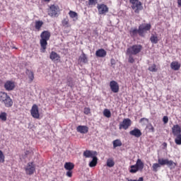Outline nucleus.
<instances>
[{
	"mask_svg": "<svg viewBox=\"0 0 181 181\" xmlns=\"http://www.w3.org/2000/svg\"><path fill=\"white\" fill-rule=\"evenodd\" d=\"M0 101L2 104H4L7 108H11L13 105V101H12L11 97L8 95V93L5 92H0Z\"/></svg>",
	"mask_w": 181,
	"mask_h": 181,
	"instance_id": "obj_1",
	"label": "nucleus"
},
{
	"mask_svg": "<svg viewBox=\"0 0 181 181\" xmlns=\"http://www.w3.org/2000/svg\"><path fill=\"white\" fill-rule=\"evenodd\" d=\"M40 46L41 49H42V52L46 50V47L47 46V40L50 39V32L49 31H43L40 35Z\"/></svg>",
	"mask_w": 181,
	"mask_h": 181,
	"instance_id": "obj_2",
	"label": "nucleus"
},
{
	"mask_svg": "<svg viewBox=\"0 0 181 181\" xmlns=\"http://www.w3.org/2000/svg\"><path fill=\"white\" fill-rule=\"evenodd\" d=\"M141 50H142V45H134L127 48L126 54H133V56H135L138 54V53H141Z\"/></svg>",
	"mask_w": 181,
	"mask_h": 181,
	"instance_id": "obj_3",
	"label": "nucleus"
},
{
	"mask_svg": "<svg viewBox=\"0 0 181 181\" xmlns=\"http://www.w3.org/2000/svg\"><path fill=\"white\" fill-rule=\"evenodd\" d=\"M130 4H132V8L135 13H139V11L144 9L142 3L139 0H130Z\"/></svg>",
	"mask_w": 181,
	"mask_h": 181,
	"instance_id": "obj_4",
	"label": "nucleus"
},
{
	"mask_svg": "<svg viewBox=\"0 0 181 181\" xmlns=\"http://www.w3.org/2000/svg\"><path fill=\"white\" fill-rule=\"evenodd\" d=\"M158 162L162 166H164V165H167L168 167L170 168V169H175V168H176V163L173 162V160H169L168 158H158Z\"/></svg>",
	"mask_w": 181,
	"mask_h": 181,
	"instance_id": "obj_5",
	"label": "nucleus"
},
{
	"mask_svg": "<svg viewBox=\"0 0 181 181\" xmlns=\"http://www.w3.org/2000/svg\"><path fill=\"white\" fill-rule=\"evenodd\" d=\"M132 124V121H131V119L129 118L124 119L123 121L121 123H119V129L127 130L128 129V128H129Z\"/></svg>",
	"mask_w": 181,
	"mask_h": 181,
	"instance_id": "obj_6",
	"label": "nucleus"
},
{
	"mask_svg": "<svg viewBox=\"0 0 181 181\" xmlns=\"http://www.w3.org/2000/svg\"><path fill=\"white\" fill-rule=\"evenodd\" d=\"M59 12V6L52 5L48 10V15L52 17L56 18L57 13Z\"/></svg>",
	"mask_w": 181,
	"mask_h": 181,
	"instance_id": "obj_7",
	"label": "nucleus"
},
{
	"mask_svg": "<svg viewBox=\"0 0 181 181\" xmlns=\"http://www.w3.org/2000/svg\"><path fill=\"white\" fill-rule=\"evenodd\" d=\"M151 24H142L139 27V32L140 36H144V33L147 30H151Z\"/></svg>",
	"mask_w": 181,
	"mask_h": 181,
	"instance_id": "obj_8",
	"label": "nucleus"
},
{
	"mask_svg": "<svg viewBox=\"0 0 181 181\" xmlns=\"http://www.w3.org/2000/svg\"><path fill=\"white\" fill-rule=\"evenodd\" d=\"M110 87L112 93H117L119 91V85L115 81H111L110 82Z\"/></svg>",
	"mask_w": 181,
	"mask_h": 181,
	"instance_id": "obj_9",
	"label": "nucleus"
},
{
	"mask_svg": "<svg viewBox=\"0 0 181 181\" xmlns=\"http://www.w3.org/2000/svg\"><path fill=\"white\" fill-rule=\"evenodd\" d=\"M35 167L33 163H28L26 168H25L27 175H33L35 173Z\"/></svg>",
	"mask_w": 181,
	"mask_h": 181,
	"instance_id": "obj_10",
	"label": "nucleus"
},
{
	"mask_svg": "<svg viewBox=\"0 0 181 181\" xmlns=\"http://www.w3.org/2000/svg\"><path fill=\"white\" fill-rule=\"evenodd\" d=\"M4 88L6 91H12L15 89V82L12 81H7L4 83Z\"/></svg>",
	"mask_w": 181,
	"mask_h": 181,
	"instance_id": "obj_11",
	"label": "nucleus"
},
{
	"mask_svg": "<svg viewBox=\"0 0 181 181\" xmlns=\"http://www.w3.org/2000/svg\"><path fill=\"white\" fill-rule=\"evenodd\" d=\"M31 115L33 118H39L40 115L39 114V107L36 105H33L30 110Z\"/></svg>",
	"mask_w": 181,
	"mask_h": 181,
	"instance_id": "obj_12",
	"label": "nucleus"
},
{
	"mask_svg": "<svg viewBox=\"0 0 181 181\" xmlns=\"http://www.w3.org/2000/svg\"><path fill=\"white\" fill-rule=\"evenodd\" d=\"M98 9L100 15H104V13H107V12H108V7H107L105 4L98 6Z\"/></svg>",
	"mask_w": 181,
	"mask_h": 181,
	"instance_id": "obj_13",
	"label": "nucleus"
},
{
	"mask_svg": "<svg viewBox=\"0 0 181 181\" xmlns=\"http://www.w3.org/2000/svg\"><path fill=\"white\" fill-rule=\"evenodd\" d=\"M129 134L132 135V136H135L136 138H139L142 136V132L139 129L135 128L134 129L129 132Z\"/></svg>",
	"mask_w": 181,
	"mask_h": 181,
	"instance_id": "obj_14",
	"label": "nucleus"
},
{
	"mask_svg": "<svg viewBox=\"0 0 181 181\" xmlns=\"http://www.w3.org/2000/svg\"><path fill=\"white\" fill-rule=\"evenodd\" d=\"M83 156L85 158H94V156H97V151L86 150L83 152Z\"/></svg>",
	"mask_w": 181,
	"mask_h": 181,
	"instance_id": "obj_15",
	"label": "nucleus"
},
{
	"mask_svg": "<svg viewBox=\"0 0 181 181\" xmlns=\"http://www.w3.org/2000/svg\"><path fill=\"white\" fill-rule=\"evenodd\" d=\"M173 134L174 136H176L177 135H181V129L180 127L178 124H175L172 128Z\"/></svg>",
	"mask_w": 181,
	"mask_h": 181,
	"instance_id": "obj_16",
	"label": "nucleus"
},
{
	"mask_svg": "<svg viewBox=\"0 0 181 181\" xmlns=\"http://www.w3.org/2000/svg\"><path fill=\"white\" fill-rule=\"evenodd\" d=\"M76 131L80 132V134H87L88 132V127L87 126H78Z\"/></svg>",
	"mask_w": 181,
	"mask_h": 181,
	"instance_id": "obj_17",
	"label": "nucleus"
},
{
	"mask_svg": "<svg viewBox=\"0 0 181 181\" xmlns=\"http://www.w3.org/2000/svg\"><path fill=\"white\" fill-rule=\"evenodd\" d=\"M95 56L97 57H105L107 56V51L104 49H100L96 51Z\"/></svg>",
	"mask_w": 181,
	"mask_h": 181,
	"instance_id": "obj_18",
	"label": "nucleus"
},
{
	"mask_svg": "<svg viewBox=\"0 0 181 181\" xmlns=\"http://www.w3.org/2000/svg\"><path fill=\"white\" fill-rule=\"evenodd\" d=\"M49 59H51L52 62H58V60H60V56L55 52H52L49 56Z\"/></svg>",
	"mask_w": 181,
	"mask_h": 181,
	"instance_id": "obj_19",
	"label": "nucleus"
},
{
	"mask_svg": "<svg viewBox=\"0 0 181 181\" xmlns=\"http://www.w3.org/2000/svg\"><path fill=\"white\" fill-rule=\"evenodd\" d=\"M25 74L28 76L30 82L32 83V81H33L35 79V74H33V71L29 69H26Z\"/></svg>",
	"mask_w": 181,
	"mask_h": 181,
	"instance_id": "obj_20",
	"label": "nucleus"
},
{
	"mask_svg": "<svg viewBox=\"0 0 181 181\" xmlns=\"http://www.w3.org/2000/svg\"><path fill=\"white\" fill-rule=\"evenodd\" d=\"M136 166V168L142 171L144 170V163L142 162V160L141 159H137V161L136 163V164L134 165Z\"/></svg>",
	"mask_w": 181,
	"mask_h": 181,
	"instance_id": "obj_21",
	"label": "nucleus"
},
{
	"mask_svg": "<svg viewBox=\"0 0 181 181\" xmlns=\"http://www.w3.org/2000/svg\"><path fill=\"white\" fill-rule=\"evenodd\" d=\"M170 68L172 70H175V71H177L179 69H180V64L177 62H173L170 64Z\"/></svg>",
	"mask_w": 181,
	"mask_h": 181,
	"instance_id": "obj_22",
	"label": "nucleus"
},
{
	"mask_svg": "<svg viewBox=\"0 0 181 181\" xmlns=\"http://www.w3.org/2000/svg\"><path fill=\"white\" fill-rule=\"evenodd\" d=\"M92 160L89 163L90 168H94V166H97V162L98 161V158H97L96 156L92 157Z\"/></svg>",
	"mask_w": 181,
	"mask_h": 181,
	"instance_id": "obj_23",
	"label": "nucleus"
},
{
	"mask_svg": "<svg viewBox=\"0 0 181 181\" xmlns=\"http://www.w3.org/2000/svg\"><path fill=\"white\" fill-rule=\"evenodd\" d=\"M69 15L74 21H77V19H78V14H77L76 11H70Z\"/></svg>",
	"mask_w": 181,
	"mask_h": 181,
	"instance_id": "obj_24",
	"label": "nucleus"
},
{
	"mask_svg": "<svg viewBox=\"0 0 181 181\" xmlns=\"http://www.w3.org/2000/svg\"><path fill=\"white\" fill-rule=\"evenodd\" d=\"M64 168L66 170H73L74 169V164L73 163H66Z\"/></svg>",
	"mask_w": 181,
	"mask_h": 181,
	"instance_id": "obj_25",
	"label": "nucleus"
},
{
	"mask_svg": "<svg viewBox=\"0 0 181 181\" xmlns=\"http://www.w3.org/2000/svg\"><path fill=\"white\" fill-rule=\"evenodd\" d=\"M79 61L81 63H87L88 62L87 56L86 54H84V52H83L82 54L79 57Z\"/></svg>",
	"mask_w": 181,
	"mask_h": 181,
	"instance_id": "obj_26",
	"label": "nucleus"
},
{
	"mask_svg": "<svg viewBox=\"0 0 181 181\" xmlns=\"http://www.w3.org/2000/svg\"><path fill=\"white\" fill-rule=\"evenodd\" d=\"M42 26H43V21H35V29H37V30H40V28H42Z\"/></svg>",
	"mask_w": 181,
	"mask_h": 181,
	"instance_id": "obj_27",
	"label": "nucleus"
},
{
	"mask_svg": "<svg viewBox=\"0 0 181 181\" xmlns=\"http://www.w3.org/2000/svg\"><path fill=\"white\" fill-rule=\"evenodd\" d=\"M117 146H122V142L119 139L113 141V148H117Z\"/></svg>",
	"mask_w": 181,
	"mask_h": 181,
	"instance_id": "obj_28",
	"label": "nucleus"
},
{
	"mask_svg": "<svg viewBox=\"0 0 181 181\" xmlns=\"http://www.w3.org/2000/svg\"><path fill=\"white\" fill-rule=\"evenodd\" d=\"M139 35V29H136V28H132L130 30V35L131 36H136V35Z\"/></svg>",
	"mask_w": 181,
	"mask_h": 181,
	"instance_id": "obj_29",
	"label": "nucleus"
},
{
	"mask_svg": "<svg viewBox=\"0 0 181 181\" xmlns=\"http://www.w3.org/2000/svg\"><path fill=\"white\" fill-rule=\"evenodd\" d=\"M114 165H115L114 160L112 158H108L107 160V166H108V168H112Z\"/></svg>",
	"mask_w": 181,
	"mask_h": 181,
	"instance_id": "obj_30",
	"label": "nucleus"
},
{
	"mask_svg": "<svg viewBox=\"0 0 181 181\" xmlns=\"http://www.w3.org/2000/svg\"><path fill=\"white\" fill-rule=\"evenodd\" d=\"M139 169L136 168L135 165H131L129 172L130 173H136V172H139Z\"/></svg>",
	"mask_w": 181,
	"mask_h": 181,
	"instance_id": "obj_31",
	"label": "nucleus"
},
{
	"mask_svg": "<svg viewBox=\"0 0 181 181\" xmlns=\"http://www.w3.org/2000/svg\"><path fill=\"white\" fill-rule=\"evenodd\" d=\"M160 166H162V164H160V163H153V166H152L153 171L156 172L158 170V169H159V168H160Z\"/></svg>",
	"mask_w": 181,
	"mask_h": 181,
	"instance_id": "obj_32",
	"label": "nucleus"
},
{
	"mask_svg": "<svg viewBox=\"0 0 181 181\" xmlns=\"http://www.w3.org/2000/svg\"><path fill=\"white\" fill-rule=\"evenodd\" d=\"M103 115L106 117V118H110L111 117V111L108 109H105L103 110Z\"/></svg>",
	"mask_w": 181,
	"mask_h": 181,
	"instance_id": "obj_33",
	"label": "nucleus"
},
{
	"mask_svg": "<svg viewBox=\"0 0 181 181\" xmlns=\"http://www.w3.org/2000/svg\"><path fill=\"white\" fill-rule=\"evenodd\" d=\"M149 71H152L153 73H156L158 71V69H156V64H153L148 67Z\"/></svg>",
	"mask_w": 181,
	"mask_h": 181,
	"instance_id": "obj_34",
	"label": "nucleus"
},
{
	"mask_svg": "<svg viewBox=\"0 0 181 181\" xmlns=\"http://www.w3.org/2000/svg\"><path fill=\"white\" fill-rule=\"evenodd\" d=\"M66 84L69 87H71V88L74 87V82H73V78H69L67 79Z\"/></svg>",
	"mask_w": 181,
	"mask_h": 181,
	"instance_id": "obj_35",
	"label": "nucleus"
},
{
	"mask_svg": "<svg viewBox=\"0 0 181 181\" xmlns=\"http://www.w3.org/2000/svg\"><path fill=\"white\" fill-rule=\"evenodd\" d=\"M140 123L141 124V125H146L147 124H149V119L143 117L140 119Z\"/></svg>",
	"mask_w": 181,
	"mask_h": 181,
	"instance_id": "obj_36",
	"label": "nucleus"
},
{
	"mask_svg": "<svg viewBox=\"0 0 181 181\" xmlns=\"http://www.w3.org/2000/svg\"><path fill=\"white\" fill-rule=\"evenodd\" d=\"M175 142L177 145H181V134L175 136Z\"/></svg>",
	"mask_w": 181,
	"mask_h": 181,
	"instance_id": "obj_37",
	"label": "nucleus"
},
{
	"mask_svg": "<svg viewBox=\"0 0 181 181\" xmlns=\"http://www.w3.org/2000/svg\"><path fill=\"white\" fill-rule=\"evenodd\" d=\"M150 40L151 42V43H154V45H156V43H158V37L155 36V35H152L150 38Z\"/></svg>",
	"mask_w": 181,
	"mask_h": 181,
	"instance_id": "obj_38",
	"label": "nucleus"
},
{
	"mask_svg": "<svg viewBox=\"0 0 181 181\" xmlns=\"http://www.w3.org/2000/svg\"><path fill=\"white\" fill-rule=\"evenodd\" d=\"M5 162V156L2 151L0 150V163H4Z\"/></svg>",
	"mask_w": 181,
	"mask_h": 181,
	"instance_id": "obj_39",
	"label": "nucleus"
},
{
	"mask_svg": "<svg viewBox=\"0 0 181 181\" xmlns=\"http://www.w3.org/2000/svg\"><path fill=\"white\" fill-rule=\"evenodd\" d=\"M0 119L1 121H6V112H1L0 114Z\"/></svg>",
	"mask_w": 181,
	"mask_h": 181,
	"instance_id": "obj_40",
	"label": "nucleus"
},
{
	"mask_svg": "<svg viewBox=\"0 0 181 181\" xmlns=\"http://www.w3.org/2000/svg\"><path fill=\"white\" fill-rule=\"evenodd\" d=\"M127 56H129V63H135V59H134V57H132L134 56L133 54H127Z\"/></svg>",
	"mask_w": 181,
	"mask_h": 181,
	"instance_id": "obj_41",
	"label": "nucleus"
},
{
	"mask_svg": "<svg viewBox=\"0 0 181 181\" xmlns=\"http://www.w3.org/2000/svg\"><path fill=\"white\" fill-rule=\"evenodd\" d=\"M62 25H63V26H68V25H69V20L67 18H64L62 21Z\"/></svg>",
	"mask_w": 181,
	"mask_h": 181,
	"instance_id": "obj_42",
	"label": "nucleus"
},
{
	"mask_svg": "<svg viewBox=\"0 0 181 181\" xmlns=\"http://www.w3.org/2000/svg\"><path fill=\"white\" fill-rule=\"evenodd\" d=\"M147 128H148L151 132H155V128L151 124L147 126Z\"/></svg>",
	"mask_w": 181,
	"mask_h": 181,
	"instance_id": "obj_43",
	"label": "nucleus"
},
{
	"mask_svg": "<svg viewBox=\"0 0 181 181\" xmlns=\"http://www.w3.org/2000/svg\"><path fill=\"white\" fill-rule=\"evenodd\" d=\"M163 121L164 124H168V122H169V118L168 117V116H164L163 118Z\"/></svg>",
	"mask_w": 181,
	"mask_h": 181,
	"instance_id": "obj_44",
	"label": "nucleus"
},
{
	"mask_svg": "<svg viewBox=\"0 0 181 181\" xmlns=\"http://www.w3.org/2000/svg\"><path fill=\"white\" fill-rule=\"evenodd\" d=\"M98 0H88L89 5H95L97 4Z\"/></svg>",
	"mask_w": 181,
	"mask_h": 181,
	"instance_id": "obj_45",
	"label": "nucleus"
},
{
	"mask_svg": "<svg viewBox=\"0 0 181 181\" xmlns=\"http://www.w3.org/2000/svg\"><path fill=\"white\" fill-rule=\"evenodd\" d=\"M90 108L88 107H85L84 108V114H86V115H88V114H90Z\"/></svg>",
	"mask_w": 181,
	"mask_h": 181,
	"instance_id": "obj_46",
	"label": "nucleus"
},
{
	"mask_svg": "<svg viewBox=\"0 0 181 181\" xmlns=\"http://www.w3.org/2000/svg\"><path fill=\"white\" fill-rule=\"evenodd\" d=\"M66 176H68V177H71V176H73V172H71V170H68L66 172Z\"/></svg>",
	"mask_w": 181,
	"mask_h": 181,
	"instance_id": "obj_47",
	"label": "nucleus"
},
{
	"mask_svg": "<svg viewBox=\"0 0 181 181\" xmlns=\"http://www.w3.org/2000/svg\"><path fill=\"white\" fill-rule=\"evenodd\" d=\"M127 181H144V177H141L139 178V180H128Z\"/></svg>",
	"mask_w": 181,
	"mask_h": 181,
	"instance_id": "obj_48",
	"label": "nucleus"
},
{
	"mask_svg": "<svg viewBox=\"0 0 181 181\" xmlns=\"http://www.w3.org/2000/svg\"><path fill=\"white\" fill-rule=\"evenodd\" d=\"M110 63H111L112 66H114V65L115 64V59H112L110 60Z\"/></svg>",
	"mask_w": 181,
	"mask_h": 181,
	"instance_id": "obj_49",
	"label": "nucleus"
},
{
	"mask_svg": "<svg viewBox=\"0 0 181 181\" xmlns=\"http://www.w3.org/2000/svg\"><path fill=\"white\" fill-rule=\"evenodd\" d=\"M31 153H32V151H25V155H29Z\"/></svg>",
	"mask_w": 181,
	"mask_h": 181,
	"instance_id": "obj_50",
	"label": "nucleus"
},
{
	"mask_svg": "<svg viewBox=\"0 0 181 181\" xmlns=\"http://www.w3.org/2000/svg\"><path fill=\"white\" fill-rule=\"evenodd\" d=\"M177 4L180 6H181V0H177Z\"/></svg>",
	"mask_w": 181,
	"mask_h": 181,
	"instance_id": "obj_51",
	"label": "nucleus"
},
{
	"mask_svg": "<svg viewBox=\"0 0 181 181\" xmlns=\"http://www.w3.org/2000/svg\"><path fill=\"white\" fill-rule=\"evenodd\" d=\"M46 2H49V1H50V0H45Z\"/></svg>",
	"mask_w": 181,
	"mask_h": 181,
	"instance_id": "obj_52",
	"label": "nucleus"
},
{
	"mask_svg": "<svg viewBox=\"0 0 181 181\" xmlns=\"http://www.w3.org/2000/svg\"><path fill=\"white\" fill-rule=\"evenodd\" d=\"M166 145H167L166 143H164V146H166Z\"/></svg>",
	"mask_w": 181,
	"mask_h": 181,
	"instance_id": "obj_53",
	"label": "nucleus"
}]
</instances>
